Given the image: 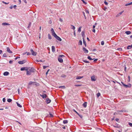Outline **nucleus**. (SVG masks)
I'll list each match as a JSON object with an SVG mask.
<instances>
[{
    "label": "nucleus",
    "instance_id": "obj_3",
    "mask_svg": "<svg viewBox=\"0 0 132 132\" xmlns=\"http://www.w3.org/2000/svg\"><path fill=\"white\" fill-rule=\"evenodd\" d=\"M81 35L83 37V41H85V31H83L81 32Z\"/></svg>",
    "mask_w": 132,
    "mask_h": 132
},
{
    "label": "nucleus",
    "instance_id": "obj_12",
    "mask_svg": "<svg viewBox=\"0 0 132 132\" xmlns=\"http://www.w3.org/2000/svg\"><path fill=\"white\" fill-rule=\"evenodd\" d=\"M91 79L93 81H95L96 80V79L94 76H92L91 77Z\"/></svg>",
    "mask_w": 132,
    "mask_h": 132
},
{
    "label": "nucleus",
    "instance_id": "obj_62",
    "mask_svg": "<svg viewBox=\"0 0 132 132\" xmlns=\"http://www.w3.org/2000/svg\"><path fill=\"white\" fill-rule=\"evenodd\" d=\"M128 79H129V81H130V76H128Z\"/></svg>",
    "mask_w": 132,
    "mask_h": 132
},
{
    "label": "nucleus",
    "instance_id": "obj_41",
    "mask_svg": "<svg viewBox=\"0 0 132 132\" xmlns=\"http://www.w3.org/2000/svg\"><path fill=\"white\" fill-rule=\"evenodd\" d=\"M122 48H118L117 49V50H118L120 51H122Z\"/></svg>",
    "mask_w": 132,
    "mask_h": 132
},
{
    "label": "nucleus",
    "instance_id": "obj_11",
    "mask_svg": "<svg viewBox=\"0 0 132 132\" xmlns=\"http://www.w3.org/2000/svg\"><path fill=\"white\" fill-rule=\"evenodd\" d=\"M7 52L9 53H12V52L10 50L9 47H7Z\"/></svg>",
    "mask_w": 132,
    "mask_h": 132
},
{
    "label": "nucleus",
    "instance_id": "obj_32",
    "mask_svg": "<svg viewBox=\"0 0 132 132\" xmlns=\"http://www.w3.org/2000/svg\"><path fill=\"white\" fill-rule=\"evenodd\" d=\"M3 57H7V55L5 53H4L3 55Z\"/></svg>",
    "mask_w": 132,
    "mask_h": 132
},
{
    "label": "nucleus",
    "instance_id": "obj_60",
    "mask_svg": "<svg viewBox=\"0 0 132 132\" xmlns=\"http://www.w3.org/2000/svg\"><path fill=\"white\" fill-rule=\"evenodd\" d=\"M31 25V23L30 22L29 24V26L28 27V28H29V26H30Z\"/></svg>",
    "mask_w": 132,
    "mask_h": 132
},
{
    "label": "nucleus",
    "instance_id": "obj_36",
    "mask_svg": "<svg viewBox=\"0 0 132 132\" xmlns=\"http://www.w3.org/2000/svg\"><path fill=\"white\" fill-rule=\"evenodd\" d=\"M81 1H82L83 3L84 4H87V3L85 2L84 0H81Z\"/></svg>",
    "mask_w": 132,
    "mask_h": 132
},
{
    "label": "nucleus",
    "instance_id": "obj_57",
    "mask_svg": "<svg viewBox=\"0 0 132 132\" xmlns=\"http://www.w3.org/2000/svg\"><path fill=\"white\" fill-rule=\"evenodd\" d=\"M13 62V61H10L9 62V63H10V64H11Z\"/></svg>",
    "mask_w": 132,
    "mask_h": 132
},
{
    "label": "nucleus",
    "instance_id": "obj_51",
    "mask_svg": "<svg viewBox=\"0 0 132 132\" xmlns=\"http://www.w3.org/2000/svg\"><path fill=\"white\" fill-rule=\"evenodd\" d=\"M101 44L102 45H103L104 44V42H101Z\"/></svg>",
    "mask_w": 132,
    "mask_h": 132
},
{
    "label": "nucleus",
    "instance_id": "obj_42",
    "mask_svg": "<svg viewBox=\"0 0 132 132\" xmlns=\"http://www.w3.org/2000/svg\"><path fill=\"white\" fill-rule=\"evenodd\" d=\"M64 56L63 55H60L59 56V57H63V56Z\"/></svg>",
    "mask_w": 132,
    "mask_h": 132
},
{
    "label": "nucleus",
    "instance_id": "obj_55",
    "mask_svg": "<svg viewBox=\"0 0 132 132\" xmlns=\"http://www.w3.org/2000/svg\"><path fill=\"white\" fill-rule=\"evenodd\" d=\"M50 70V69H48L47 70V72L46 73V75H47V74L48 73V72H49V71Z\"/></svg>",
    "mask_w": 132,
    "mask_h": 132
},
{
    "label": "nucleus",
    "instance_id": "obj_40",
    "mask_svg": "<svg viewBox=\"0 0 132 132\" xmlns=\"http://www.w3.org/2000/svg\"><path fill=\"white\" fill-rule=\"evenodd\" d=\"M81 85H75V86H77V87H79V86H81Z\"/></svg>",
    "mask_w": 132,
    "mask_h": 132
},
{
    "label": "nucleus",
    "instance_id": "obj_9",
    "mask_svg": "<svg viewBox=\"0 0 132 132\" xmlns=\"http://www.w3.org/2000/svg\"><path fill=\"white\" fill-rule=\"evenodd\" d=\"M51 32L52 35L53 36L55 34H56L53 28H52L51 29Z\"/></svg>",
    "mask_w": 132,
    "mask_h": 132
},
{
    "label": "nucleus",
    "instance_id": "obj_59",
    "mask_svg": "<svg viewBox=\"0 0 132 132\" xmlns=\"http://www.w3.org/2000/svg\"><path fill=\"white\" fill-rule=\"evenodd\" d=\"M13 7V6L12 5H11L10 7V8L11 9H12Z\"/></svg>",
    "mask_w": 132,
    "mask_h": 132
},
{
    "label": "nucleus",
    "instance_id": "obj_21",
    "mask_svg": "<svg viewBox=\"0 0 132 132\" xmlns=\"http://www.w3.org/2000/svg\"><path fill=\"white\" fill-rule=\"evenodd\" d=\"M48 38L49 39H52V37L51 35L49 34H48Z\"/></svg>",
    "mask_w": 132,
    "mask_h": 132
},
{
    "label": "nucleus",
    "instance_id": "obj_50",
    "mask_svg": "<svg viewBox=\"0 0 132 132\" xmlns=\"http://www.w3.org/2000/svg\"><path fill=\"white\" fill-rule=\"evenodd\" d=\"M59 21H60L61 22H62L63 21V20H62V19L61 18H60L59 19Z\"/></svg>",
    "mask_w": 132,
    "mask_h": 132
},
{
    "label": "nucleus",
    "instance_id": "obj_27",
    "mask_svg": "<svg viewBox=\"0 0 132 132\" xmlns=\"http://www.w3.org/2000/svg\"><path fill=\"white\" fill-rule=\"evenodd\" d=\"M68 122V121L67 120H64L63 121V123L64 124H66Z\"/></svg>",
    "mask_w": 132,
    "mask_h": 132
},
{
    "label": "nucleus",
    "instance_id": "obj_8",
    "mask_svg": "<svg viewBox=\"0 0 132 132\" xmlns=\"http://www.w3.org/2000/svg\"><path fill=\"white\" fill-rule=\"evenodd\" d=\"M58 60L59 61L60 63H62L63 62V59L61 57H59L58 58Z\"/></svg>",
    "mask_w": 132,
    "mask_h": 132
},
{
    "label": "nucleus",
    "instance_id": "obj_20",
    "mask_svg": "<svg viewBox=\"0 0 132 132\" xmlns=\"http://www.w3.org/2000/svg\"><path fill=\"white\" fill-rule=\"evenodd\" d=\"M52 51L54 52L55 51V48L54 46H52Z\"/></svg>",
    "mask_w": 132,
    "mask_h": 132
},
{
    "label": "nucleus",
    "instance_id": "obj_38",
    "mask_svg": "<svg viewBox=\"0 0 132 132\" xmlns=\"http://www.w3.org/2000/svg\"><path fill=\"white\" fill-rule=\"evenodd\" d=\"M104 3L106 5H108V3L106 2V1H105L104 2Z\"/></svg>",
    "mask_w": 132,
    "mask_h": 132
},
{
    "label": "nucleus",
    "instance_id": "obj_34",
    "mask_svg": "<svg viewBox=\"0 0 132 132\" xmlns=\"http://www.w3.org/2000/svg\"><path fill=\"white\" fill-rule=\"evenodd\" d=\"M100 93H98L97 94V97H99L100 95Z\"/></svg>",
    "mask_w": 132,
    "mask_h": 132
},
{
    "label": "nucleus",
    "instance_id": "obj_17",
    "mask_svg": "<svg viewBox=\"0 0 132 132\" xmlns=\"http://www.w3.org/2000/svg\"><path fill=\"white\" fill-rule=\"evenodd\" d=\"M87 102H85L83 104V106L84 107V108H86L87 106Z\"/></svg>",
    "mask_w": 132,
    "mask_h": 132
},
{
    "label": "nucleus",
    "instance_id": "obj_64",
    "mask_svg": "<svg viewBox=\"0 0 132 132\" xmlns=\"http://www.w3.org/2000/svg\"><path fill=\"white\" fill-rule=\"evenodd\" d=\"M32 83V82L31 81H30L29 83V84L31 85Z\"/></svg>",
    "mask_w": 132,
    "mask_h": 132
},
{
    "label": "nucleus",
    "instance_id": "obj_13",
    "mask_svg": "<svg viewBox=\"0 0 132 132\" xmlns=\"http://www.w3.org/2000/svg\"><path fill=\"white\" fill-rule=\"evenodd\" d=\"M132 48V44L130 45H128L127 48V49L128 50Z\"/></svg>",
    "mask_w": 132,
    "mask_h": 132
},
{
    "label": "nucleus",
    "instance_id": "obj_2",
    "mask_svg": "<svg viewBox=\"0 0 132 132\" xmlns=\"http://www.w3.org/2000/svg\"><path fill=\"white\" fill-rule=\"evenodd\" d=\"M54 37L57 39L59 41H61V39L56 34L53 36Z\"/></svg>",
    "mask_w": 132,
    "mask_h": 132
},
{
    "label": "nucleus",
    "instance_id": "obj_49",
    "mask_svg": "<svg viewBox=\"0 0 132 132\" xmlns=\"http://www.w3.org/2000/svg\"><path fill=\"white\" fill-rule=\"evenodd\" d=\"M83 14H84V17H85V19H86V16H85V13H84V12H83Z\"/></svg>",
    "mask_w": 132,
    "mask_h": 132
},
{
    "label": "nucleus",
    "instance_id": "obj_1",
    "mask_svg": "<svg viewBox=\"0 0 132 132\" xmlns=\"http://www.w3.org/2000/svg\"><path fill=\"white\" fill-rule=\"evenodd\" d=\"M26 70L27 71V75H30L31 74V73L34 72V69L32 68H31L29 70L28 69H26Z\"/></svg>",
    "mask_w": 132,
    "mask_h": 132
},
{
    "label": "nucleus",
    "instance_id": "obj_19",
    "mask_svg": "<svg viewBox=\"0 0 132 132\" xmlns=\"http://www.w3.org/2000/svg\"><path fill=\"white\" fill-rule=\"evenodd\" d=\"M125 33L126 34L128 35L131 33V32L129 31H126Z\"/></svg>",
    "mask_w": 132,
    "mask_h": 132
},
{
    "label": "nucleus",
    "instance_id": "obj_24",
    "mask_svg": "<svg viewBox=\"0 0 132 132\" xmlns=\"http://www.w3.org/2000/svg\"><path fill=\"white\" fill-rule=\"evenodd\" d=\"M65 88L64 86H61L59 87V88H62L63 89H65Z\"/></svg>",
    "mask_w": 132,
    "mask_h": 132
},
{
    "label": "nucleus",
    "instance_id": "obj_52",
    "mask_svg": "<svg viewBox=\"0 0 132 132\" xmlns=\"http://www.w3.org/2000/svg\"><path fill=\"white\" fill-rule=\"evenodd\" d=\"M85 12L86 13H89V12L88 10H86Z\"/></svg>",
    "mask_w": 132,
    "mask_h": 132
},
{
    "label": "nucleus",
    "instance_id": "obj_25",
    "mask_svg": "<svg viewBox=\"0 0 132 132\" xmlns=\"http://www.w3.org/2000/svg\"><path fill=\"white\" fill-rule=\"evenodd\" d=\"M87 58L90 60H94V59H92L91 58L90 56H88L87 57Z\"/></svg>",
    "mask_w": 132,
    "mask_h": 132
},
{
    "label": "nucleus",
    "instance_id": "obj_31",
    "mask_svg": "<svg viewBox=\"0 0 132 132\" xmlns=\"http://www.w3.org/2000/svg\"><path fill=\"white\" fill-rule=\"evenodd\" d=\"M81 27H80L78 28V31L79 32H80L81 31Z\"/></svg>",
    "mask_w": 132,
    "mask_h": 132
},
{
    "label": "nucleus",
    "instance_id": "obj_10",
    "mask_svg": "<svg viewBox=\"0 0 132 132\" xmlns=\"http://www.w3.org/2000/svg\"><path fill=\"white\" fill-rule=\"evenodd\" d=\"M121 83L122 84L123 86H125V87H131V85L130 84H129L128 85H125L123 82H121Z\"/></svg>",
    "mask_w": 132,
    "mask_h": 132
},
{
    "label": "nucleus",
    "instance_id": "obj_6",
    "mask_svg": "<svg viewBox=\"0 0 132 132\" xmlns=\"http://www.w3.org/2000/svg\"><path fill=\"white\" fill-rule=\"evenodd\" d=\"M51 101V100L49 98H47L46 99V102L47 104L50 103Z\"/></svg>",
    "mask_w": 132,
    "mask_h": 132
},
{
    "label": "nucleus",
    "instance_id": "obj_43",
    "mask_svg": "<svg viewBox=\"0 0 132 132\" xmlns=\"http://www.w3.org/2000/svg\"><path fill=\"white\" fill-rule=\"evenodd\" d=\"M129 125L130 126L132 127V123L130 122H129Z\"/></svg>",
    "mask_w": 132,
    "mask_h": 132
},
{
    "label": "nucleus",
    "instance_id": "obj_30",
    "mask_svg": "<svg viewBox=\"0 0 132 132\" xmlns=\"http://www.w3.org/2000/svg\"><path fill=\"white\" fill-rule=\"evenodd\" d=\"M16 104H17V106H19L20 108H21L22 107V106L17 102H16Z\"/></svg>",
    "mask_w": 132,
    "mask_h": 132
},
{
    "label": "nucleus",
    "instance_id": "obj_56",
    "mask_svg": "<svg viewBox=\"0 0 132 132\" xmlns=\"http://www.w3.org/2000/svg\"><path fill=\"white\" fill-rule=\"evenodd\" d=\"M120 111V112H126L125 111H124V110H121V111Z\"/></svg>",
    "mask_w": 132,
    "mask_h": 132
},
{
    "label": "nucleus",
    "instance_id": "obj_37",
    "mask_svg": "<svg viewBox=\"0 0 132 132\" xmlns=\"http://www.w3.org/2000/svg\"><path fill=\"white\" fill-rule=\"evenodd\" d=\"M71 26L72 27L71 28V29L74 30L75 29V27L73 26H72V25H71Z\"/></svg>",
    "mask_w": 132,
    "mask_h": 132
},
{
    "label": "nucleus",
    "instance_id": "obj_39",
    "mask_svg": "<svg viewBox=\"0 0 132 132\" xmlns=\"http://www.w3.org/2000/svg\"><path fill=\"white\" fill-rule=\"evenodd\" d=\"M82 42H79L78 43V45H81L82 44Z\"/></svg>",
    "mask_w": 132,
    "mask_h": 132
},
{
    "label": "nucleus",
    "instance_id": "obj_33",
    "mask_svg": "<svg viewBox=\"0 0 132 132\" xmlns=\"http://www.w3.org/2000/svg\"><path fill=\"white\" fill-rule=\"evenodd\" d=\"M73 111L75 112L79 116H80V114L75 110H73Z\"/></svg>",
    "mask_w": 132,
    "mask_h": 132
},
{
    "label": "nucleus",
    "instance_id": "obj_7",
    "mask_svg": "<svg viewBox=\"0 0 132 132\" xmlns=\"http://www.w3.org/2000/svg\"><path fill=\"white\" fill-rule=\"evenodd\" d=\"M40 95L43 98H46L47 97V95L45 94H44L43 95L40 94Z\"/></svg>",
    "mask_w": 132,
    "mask_h": 132
},
{
    "label": "nucleus",
    "instance_id": "obj_14",
    "mask_svg": "<svg viewBox=\"0 0 132 132\" xmlns=\"http://www.w3.org/2000/svg\"><path fill=\"white\" fill-rule=\"evenodd\" d=\"M83 50L85 53H88V50H87L84 47L83 48Z\"/></svg>",
    "mask_w": 132,
    "mask_h": 132
},
{
    "label": "nucleus",
    "instance_id": "obj_35",
    "mask_svg": "<svg viewBox=\"0 0 132 132\" xmlns=\"http://www.w3.org/2000/svg\"><path fill=\"white\" fill-rule=\"evenodd\" d=\"M2 2L3 3H4V4H9V3H6V2H4V1H3Z\"/></svg>",
    "mask_w": 132,
    "mask_h": 132
},
{
    "label": "nucleus",
    "instance_id": "obj_44",
    "mask_svg": "<svg viewBox=\"0 0 132 132\" xmlns=\"http://www.w3.org/2000/svg\"><path fill=\"white\" fill-rule=\"evenodd\" d=\"M83 61L86 63H88L89 62L88 61H86V60H84Z\"/></svg>",
    "mask_w": 132,
    "mask_h": 132
},
{
    "label": "nucleus",
    "instance_id": "obj_45",
    "mask_svg": "<svg viewBox=\"0 0 132 132\" xmlns=\"http://www.w3.org/2000/svg\"><path fill=\"white\" fill-rule=\"evenodd\" d=\"M3 102H5V98H3Z\"/></svg>",
    "mask_w": 132,
    "mask_h": 132
},
{
    "label": "nucleus",
    "instance_id": "obj_48",
    "mask_svg": "<svg viewBox=\"0 0 132 132\" xmlns=\"http://www.w3.org/2000/svg\"><path fill=\"white\" fill-rule=\"evenodd\" d=\"M13 7L14 9H16V5H14L13 6Z\"/></svg>",
    "mask_w": 132,
    "mask_h": 132
},
{
    "label": "nucleus",
    "instance_id": "obj_28",
    "mask_svg": "<svg viewBox=\"0 0 132 132\" xmlns=\"http://www.w3.org/2000/svg\"><path fill=\"white\" fill-rule=\"evenodd\" d=\"M26 53L27 54V55H28L30 54V53L29 52H26L25 53H23V55H24Z\"/></svg>",
    "mask_w": 132,
    "mask_h": 132
},
{
    "label": "nucleus",
    "instance_id": "obj_4",
    "mask_svg": "<svg viewBox=\"0 0 132 132\" xmlns=\"http://www.w3.org/2000/svg\"><path fill=\"white\" fill-rule=\"evenodd\" d=\"M30 51L32 55L35 56L36 55L37 53L34 52L32 49H30Z\"/></svg>",
    "mask_w": 132,
    "mask_h": 132
},
{
    "label": "nucleus",
    "instance_id": "obj_58",
    "mask_svg": "<svg viewBox=\"0 0 132 132\" xmlns=\"http://www.w3.org/2000/svg\"><path fill=\"white\" fill-rule=\"evenodd\" d=\"M97 60H98L97 59H96L93 61L94 62H95Z\"/></svg>",
    "mask_w": 132,
    "mask_h": 132
},
{
    "label": "nucleus",
    "instance_id": "obj_63",
    "mask_svg": "<svg viewBox=\"0 0 132 132\" xmlns=\"http://www.w3.org/2000/svg\"><path fill=\"white\" fill-rule=\"evenodd\" d=\"M93 32H95V29H93L92 30Z\"/></svg>",
    "mask_w": 132,
    "mask_h": 132
},
{
    "label": "nucleus",
    "instance_id": "obj_47",
    "mask_svg": "<svg viewBox=\"0 0 132 132\" xmlns=\"http://www.w3.org/2000/svg\"><path fill=\"white\" fill-rule=\"evenodd\" d=\"M47 67V66H43V68L44 69H45Z\"/></svg>",
    "mask_w": 132,
    "mask_h": 132
},
{
    "label": "nucleus",
    "instance_id": "obj_18",
    "mask_svg": "<svg viewBox=\"0 0 132 132\" xmlns=\"http://www.w3.org/2000/svg\"><path fill=\"white\" fill-rule=\"evenodd\" d=\"M83 77V76H77L76 79H79L82 78Z\"/></svg>",
    "mask_w": 132,
    "mask_h": 132
},
{
    "label": "nucleus",
    "instance_id": "obj_53",
    "mask_svg": "<svg viewBox=\"0 0 132 132\" xmlns=\"http://www.w3.org/2000/svg\"><path fill=\"white\" fill-rule=\"evenodd\" d=\"M123 12V11H122V12H120L119 13V15H120L122 14V13Z\"/></svg>",
    "mask_w": 132,
    "mask_h": 132
},
{
    "label": "nucleus",
    "instance_id": "obj_15",
    "mask_svg": "<svg viewBox=\"0 0 132 132\" xmlns=\"http://www.w3.org/2000/svg\"><path fill=\"white\" fill-rule=\"evenodd\" d=\"M9 74V73L8 72H5L4 73L3 75L5 76H7Z\"/></svg>",
    "mask_w": 132,
    "mask_h": 132
},
{
    "label": "nucleus",
    "instance_id": "obj_54",
    "mask_svg": "<svg viewBox=\"0 0 132 132\" xmlns=\"http://www.w3.org/2000/svg\"><path fill=\"white\" fill-rule=\"evenodd\" d=\"M50 117H53V115L51 113H50Z\"/></svg>",
    "mask_w": 132,
    "mask_h": 132
},
{
    "label": "nucleus",
    "instance_id": "obj_16",
    "mask_svg": "<svg viewBox=\"0 0 132 132\" xmlns=\"http://www.w3.org/2000/svg\"><path fill=\"white\" fill-rule=\"evenodd\" d=\"M2 25L3 26L10 25V24L8 23L5 22L2 23Z\"/></svg>",
    "mask_w": 132,
    "mask_h": 132
},
{
    "label": "nucleus",
    "instance_id": "obj_22",
    "mask_svg": "<svg viewBox=\"0 0 132 132\" xmlns=\"http://www.w3.org/2000/svg\"><path fill=\"white\" fill-rule=\"evenodd\" d=\"M120 111H117L116 112H115L114 113V114H120Z\"/></svg>",
    "mask_w": 132,
    "mask_h": 132
},
{
    "label": "nucleus",
    "instance_id": "obj_61",
    "mask_svg": "<svg viewBox=\"0 0 132 132\" xmlns=\"http://www.w3.org/2000/svg\"><path fill=\"white\" fill-rule=\"evenodd\" d=\"M23 2L25 3H27V1L26 0H23Z\"/></svg>",
    "mask_w": 132,
    "mask_h": 132
},
{
    "label": "nucleus",
    "instance_id": "obj_26",
    "mask_svg": "<svg viewBox=\"0 0 132 132\" xmlns=\"http://www.w3.org/2000/svg\"><path fill=\"white\" fill-rule=\"evenodd\" d=\"M26 67H22V68H21V69H20V70H21V71H23V70H26Z\"/></svg>",
    "mask_w": 132,
    "mask_h": 132
},
{
    "label": "nucleus",
    "instance_id": "obj_29",
    "mask_svg": "<svg viewBox=\"0 0 132 132\" xmlns=\"http://www.w3.org/2000/svg\"><path fill=\"white\" fill-rule=\"evenodd\" d=\"M12 101V99L10 98H9L7 100V101L9 102H10Z\"/></svg>",
    "mask_w": 132,
    "mask_h": 132
},
{
    "label": "nucleus",
    "instance_id": "obj_23",
    "mask_svg": "<svg viewBox=\"0 0 132 132\" xmlns=\"http://www.w3.org/2000/svg\"><path fill=\"white\" fill-rule=\"evenodd\" d=\"M132 4V2L130 3H127V4H126L125 5V6H128V5H130Z\"/></svg>",
    "mask_w": 132,
    "mask_h": 132
},
{
    "label": "nucleus",
    "instance_id": "obj_46",
    "mask_svg": "<svg viewBox=\"0 0 132 132\" xmlns=\"http://www.w3.org/2000/svg\"><path fill=\"white\" fill-rule=\"evenodd\" d=\"M83 42V44L85 45V46L86 47V42Z\"/></svg>",
    "mask_w": 132,
    "mask_h": 132
},
{
    "label": "nucleus",
    "instance_id": "obj_5",
    "mask_svg": "<svg viewBox=\"0 0 132 132\" xmlns=\"http://www.w3.org/2000/svg\"><path fill=\"white\" fill-rule=\"evenodd\" d=\"M26 62L25 60H23L22 61H19L18 62V63L20 64H22Z\"/></svg>",
    "mask_w": 132,
    "mask_h": 132
}]
</instances>
